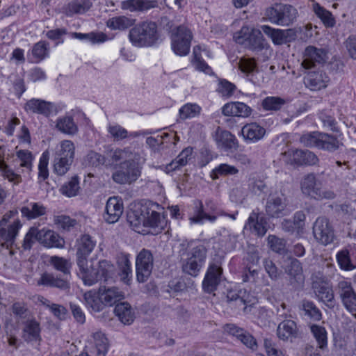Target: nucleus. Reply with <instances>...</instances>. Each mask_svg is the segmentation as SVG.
<instances>
[{
    "label": "nucleus",
    "instance_id": "nucleus-1",
    "mask_svg": "<svg viewBox=\"0 0 356 356\" xmlns=\"http://www.w3.org/2000/svg\"><path fill=\"white\" fill-rule=\"evenodd\" d=\"M161 206L152 201L135 205L127 213V221L134 229L140 233L141 227H162L159 210Z\"/></svg>",
    "mask_w": 356,
    "mask_h": 356
},
{
    "label": "nucleus",
    "instance_id": "nucleus-2",
    "mask_svg": "<svg viewBox=\"0 0 356 356\" xmlns=\"http://www.w3.org/2000/svg\"><path fill=\"white\" fill-rule=\"evenodd\" d=\"M16 214L17 211H10L0 220V245L6 249L17 246L15 241L22 227L21 221L15 218Z\"/></svg>",
    "mask_w": 356,
    "mask_h": 356
},
{
    "label": "nucleus",
    "instance_id": "nucleus-3",
    "mask_svg": "<svg viewBox=\"0 0 356 356\" xmlns=\"http://www.w3.org/2000/svg\"><path fill=\"white\" fill-rule=\"evenodd\" d=\"M129 37L136 47L152 46L159 37L157 25L152 21L142 22L130 29Z\"/></svg>",
    "mask_w": 356,
    "mask_h": 356
},
{
    "label": "nucleus",
    "instance_id": "nucleus-4",
    "mask_svg": "<svg viewBox=\"0 0 356 356\" xmlns=\"http://www.w3.org/2000/svg\"><path fill=\"white\" fill-rule=\"evenodd\" d=\"M140 156L134 154L128 161L121 162L119 170L112 175L113 180L119 184H131L134 183L141 175L143 163Z\"/></svg>",
    "mask_w": 356,
    "mask_h": 356
},
{
    "label": "nucleus",
    "instance_id": "nucleus-5",
    "mask_svg": "<svg viewBox=\"0 0 356 356\" xmlns=\"http://www.w3.org/2000/svg\"><path fill=\"white\" fill-rule=\"evenodd\" d=\"M321 182L318 181L314 173L305 175L300 181L302 193L307 197L317 200H332L336 197L335 193L330 189L321 187Z\"/></svg>",
    "mask_w": 356,
    "mask_h": 356
},
{
    "label": "nucleus",
    "instance_id": "nucleus-6",
    "mask_svg": "<svg viewBox=\"0 0 356 356\" xmlns=\"http://www.w3.org/2000/svg\"><path fill=\"white\" fill-rule=\"evenodd\" d=\"M297 10L291 5L276 3L268 8L265 11V17L272 24L279 26H289L296 19Z\"/></svg>",
    "mask_w": 356,
    "mask_h": 356
},
{
    "label": "nucleus",
    "instance_id": "nucleus-7",
    "mask_svg": "<svg viewBox=\"0 0 356 356\" xmlns=\"http://www.w3.org/2000/svg\"><path fill=\"white\" fill-rule=\"evenodd\" d=\"M207 250L203 245L194 247L188 254V257L182 261V270L184 273L196 277L207 258Z\"/></svg>",
    "mask_w": 356,
    "mask_h": 356
},
{
    "label": "nucleus",
    "instance_id": "nucleus-8",
    "mask_svg": "<svg viewBox=\"0 0 356 356\" xmlns=\"http://www.w3.org/2000/svg\"><path fill=\"white\" fill-rule=\"evenodd\" d=\"M172 46L176 54L184 56L188 54L192 33L184 26H179L172 33Z\"/></svg>",
    "mask_w": 356,
    "mask_h": 356
},
{
    "label": "nucleus",
    "instance_id": "nucleus-9",
    "mask_svg": "<svg viewBox=\"0 0 356 356\" xmlns=\"http://www.w3.org/2000/svg\"><path fill=\"white\" fill-rule=\"evenodd\" d=\"M335 291L343 307L350 312H356V292L351 282L343 280L339 281Z\"/></svg>",
    "mask_w": 356,
    "mask_h": 356
},
{
    "label": "nucleus",
    "instance_id": "nucleus-10",
    "mask_svg": "<svg viewBox=\"0 0 356 356\" xmlns=\"http://www.w3.org/2000/svg\"><path fill=\"white\" fill-rule=\"evenodd\" d=\"M153 255L146 249H143L137 255L136 261V277L139 282H145L152 273L153 268Z\"/></svg>",
    "mask_w": 356,
    "mask_h": 356
},
{
    "label": "nucleus",
    "instance_id": "nucleus-11",
    "mask_svg": "<svg viewBox=\"0 0 356 356\" xmlns=\"http://www.w3.org/2000/svg\"><path fill=\"white\" fill-rule=\"evenodd\" d=\"M313 234L316 240L324 245L332 243L334 238L333 227L325 217L316 220L313 225Z\"/></svg>",
    "mask_w": 356,
    "mask_h": 356
},
{
    "label": "nucleus",
    "instance_id": "nucleus-12",
    "mask_svg": "<svg viewBox=\"0 0 356 356\" xmlns=\"http://www.w3.org/2000/svg\"><path fill=\"white\" fill-rule=\"evenodd\" d=\"M327 58V51L323 48L308 46L304 52L302 66L305 69H312L317 64H323Z\"/></svg>",
    "mask_w": 356,
    "mask_h": 356
},
{
    "label": "nucleus",
    "instance_id": "nucleus-13",
    "mask_svg": "<svg viewBox=\"0 0 356 356\" xmlns=\"http://www.w3.org/2000/svg\"><path fill=\"white\" fill-rule=\"evenodd\" d=\"M312 289L318 300L323 302L326 307L333 309L336 306L337 302L333 290L326 283L318 281L313 282Z\"/></svg>",
    "mask_w": 356,
    "mask_h": 356
},
{
    "label": "nucleus",
    "instance_id": "nucleus-14",
    "mask_svg": "<svg viewBox=\"0 0 356 356\" xmlns=\"http://www.w3.org/2000/svg\"><path fill=\"white\" fill-rule=\"evenodd\" d=\"M285 273L289 276V282L293 289L300 288L304 283L301 263L296 259H291L285 268Z\"/></svg>",
    "mask_w": 356,
    "mask_h": 356
},
{
    "label": "nucleus",
    "instance_id": "nucleus-15",
    "mask_svg": "<svg viewBox=\"0 0 356 356\" xmlns=\"http://www.w3.org/2000/svg\"><path fill=\"white\" fill-rule=\"evenodd\" d=\"M286 202L282 196L270 195L266 200L265 211L270 218H280L284 215Z\"/></svg>",
    "mask_w": 356,
    "mask_h": 356
},
{
    "label": "nucleus",
    "instance_id": "nucleus-16",
    "mask_svg": "<svg viewBox=\"0 0 356 356\" xmlns=\"http://www.w3.org/2000/svg\"><path fill=\"white\" fill-rule=\"evenodd\" d=\"M95 245V241L88 234H83L78 238L76 245L77 264H80L82 266L83 263H87V258Z\"/></svg>",
    "mask_w": 356,
    "mask_h": 356
},
{
    "label": "nucleus",
    "instance_id": "nucleus-17",
    "mask_svg": "<svg viewBox=\"0 0 356 356\" xmlns=\"http://www.w3.org/2000/svg\"><path fill=\"white\" fill-rule=\"evenodd\" d=\"M262 31L270 37L275 44L280 45L294 39L296 34L292 29L281 30L273 29L268 25L261 26Z\"/></svg>",
    "mask_w": 356,
    "mask_h": 356
},
{
    "label": "nucleus",
    "instance_id": "nucleus-18",
    "mask_svg": "<svg viewBox=\"0 0 356 356\" xmlns=\"http://www.w3.org/2000/svg\"><path fill=\"white\" fill-rule=\"evenodd\" d=\"M222 269L220 266L213 264L207 270L202 285L205 291L211 293L214 291L220 284Z\"/></svg>",
    "mask_w": 356,
    "mask_h": 356
},
{
    "label": "nucleus",
    "instance_id": "nucleus-19",
    "mask_svg": "<svg viewBox=\"0 0 356 356\" xmlns=\"http://www.w3.org/2000/svg\"><path fill=\"white\" fill-rule=\"evenodd\" d=\"M123 213V206L115 197H110L106 202L104 220L108 223H115L118 221Z\"/></svg>",
    "mask_w": 356,
    "mask_h": 356
},
{
    "label": "nucleus",
    "instance_id": "nucleus-20",
    "mask_svg": "<svg viewBox=\"0 0 356 356\" xmlns=\"http://www.w3.org/2000/svg\"><path fill=\"white\" fill-rule=\"evenodd\" d=\"M39 243L47 248H62L65 245L64 239L58 234L44 229L40 230Z\"/></svg>",
    "mask_w": 356,
    "mask_h": 356
},
{
    "label": "nucleus",
    "instance_id": "nucleus-21",
    "mask_svg": "<svg viewBox=\"0 0 356 356\" xmlns=\"http://www.w3.org/2000/svg\"><path fill=\"white\" fill-rule=\"evenodd\" d=\"M70 277H58L51 273H43L38 281V285H44L50 287H56L60 290H68L70 289Z\"/></svg>",
    "mask_w": 356,
    "mask_h": 356
},
{
    "label": "nucleus",
    "instance_id": "nucleus-22",
    "mask_svg": "<svg viewBox=\"0 0 356 356\" xmlns=\"http://www.w3.org/2000/svg\"><path fill=\"white\" fill-rule=\"evenodd\" d=\"M330 79L322 71H314L308 73L305 83L312 90H319L327 86Z\"/></svg>",
    "mask_w": 356,
    "mask_h": 356
},
{
    "label": "nucleus",
    "instance_id": "nucleus-23",
    "mask_svg": "<svg viewBox=\"0 0 356 356\" xmlns=\"http://www.w3.org/2000/svg\"><path fill=\"white\" fill-rule=\"evenodd\" d=\"M222 112L226 116L247 118L251 115L252 109L245 104L236 102L226 104L222 107Z\"/></svg>",
    "mask_w": 356,
    "mask_h": 356
},
{
    "label": "nucleus",
    "instance_id": "nucleus-24",
    "mask_svg": "<svg viewBox=\"0 0 356 356\" xmlns=\"http://www.w3.org/2000/svg\"><path fill=\"white\" fill-rule=\"evenodd\" d=\"M157 7L156 0H127L122 2V8L131 12H145Z\"/></svg>",
    "mask_w": 356,
    "mask_h": 356
},
{
    "label": "nucleus",
    "instance_id": "nucleus-25",
    "mask_svg": "<svg viewBox=\"0 0 356 356\" xmlns=\"http://www.w3.org/2000/svg\"><path fill=\"white\" fill-rule=\"evenodd\" d=\"M99 293L101 294V299L105 306H112L124 298L123 291L115 286H101L99 289Z\"/></svg>",
    "mask_w": 356,
    "mask_h": 356
},
{
    "label": "nucleus",
    "instance_id": "nucleus-26",
    "mask_svg": "<svg viewBox=\"0 0 356 356\" xmlns=\"http://www.w3.org/2000/svg\"><path fill=\"white\" fill-rule=\"evenodd\" d=\"M54 106L51 102L39 99H31L28 101L24 106L26 111H30L35 113L49 116L53 111Z\"/></svg>",
    "mask_w": 356,
    "mask_h": 356
},
{
    "label": "nucleus",
    "instance_id": "nucleus-27",
    "mask_svg": "<svg viewBox=\"0 0 356 356\" xmlns=\"http://www.w3.org/2000/svg\"><path fill=\"white\" fill-rule=\"evenodd\" d=\"M245 229H249L258 236L262 237L268 230L267 222L264 217L259 218L257 213H252L248 219Z\"/></svg>",
    "mask_w": 356,
    "mask_h": 356
},
{
    "label": "nucleus",
    "instance_id": "nucleus-28",
    "mask_svg": "<svg viewBox=\"0 0 356 356\" xmlns=\"http://www.w3.org/2000/svg\"><path fill=\"white\" fill-rule=\"evenodd\" d=\"M5 147L0 146V171L1 175L13 185H18L22 179L20 175L15 173L4 161Z\"/></svg>",
    "mask_w": 356,
    "mask_h": 356
},
{
    "label": "nucleus",
    "instance_id": "nucleus-29",
    "mask_svg": "<svg viewBox=\"0 0 356 356\" xmlns=\"http://www.w3.org/2000/svg\"><path fill=\"white\" fill-rule=\"evenodd\" d=\"M114 312L118 319L124 325H130L134 321V312L130 304L127 302H122L116 304Z\"/></svg>",
    "mask_w": 356,
    "mask_h": 356
},
{
    "label": "nucleus",
    "instance_id": "nucleus-30",
    "mask_svg": "<svg viewBox=\"0 0 356 356\" xmlns=\"http://www.w3.org/2000/svg\"><path fill=\"white\" fill-rule=\"evenodd\" d=\"M77 265L79 268V275L86 285L92 286L100 281L96 267L88 266V262L83 263L82 266L80 264Z\"/></svg>",
    "mask_w": 356,
    "mask_h": 356
},
{
    "label": "nucleus",
    "instance_id": "nucleus-31",
    "mask_svg": "<svg viewBox=\"0 0 356 356\" xmlns=\"http://www.w3.org/2000/svg\"><path fill=\"white\" fill-rule=\"evenodd\" d=\"M298 329L296 323L292 320L284 321L277 326V337L283 341H287L291 338L296 337Z\"/></svg>",
    "mask_w": 356,
    "mask_h": 356
},
{
    "label": "nucleus",
    "instance_id": "nucleus-32",
    "mask_svg": "<svg viewBox=\"0 0 356 356\" xmlns=\"http://www.w3.org/2000/svg\"><path fill=\"white\" fill-rule=\"evenodd\" d=\"M193 149L191 147L184 149L175 159L165 166L167 172L175 171L180 167L185 166L192 159Z\"/></svg>",
    "mask_w": 356,
    "mask_h": 356
},
{
    "label": "nucleus",
    "instance_id": "nucleus-33",
    "mask_svg": "<svg viewBox=\"0 0 356 356\" xmlns=\"http://www.w3.org/2000/svg\"><path fill=\"white\" fill-rule=\"evenodd\" d=\"M293 161L298 165H314L318 163L316 155L309 150L296 149L292 155Z\"/></svg>",
    "mask_w": 356,
    "mask_h": 356
},
{
    "label": "nucleus",
    "instance_id": "nucleus-34",
    "mask_svg": "<svg viewBox=\"0 0 356 356\" xmlns=\"http://www.w3.org/2000/svg\"><path fill=\"white\" fill-rule=\"evenodd\" d=\"M241 132L245 139L255 142L263 138L266 130L257 123H251L245 125Z\"/></svg>",
    "mask_w": 356,
    "mask_h": 356
},
{
    "label": "nucleus",
    "instance_id": "nucleus-35",
    "mask_svg": "<svg viewBox=\"0 0 356 356\" xmlns=\"http://www.w3.org/2000/svg\"><path fill=\"white\" fill-rule=\"evenodd\" d=\"M92 6L91 0H73L69 3L65 8V13L68 16L74 14H83Z\"/></svg>",
    "mask_w": 356,
    "mask_h": 356
},
{
    "label": "nucleus",
    "instance_id": "nucleus-36",
    "mask_svg": "<svg viewBox=\"0 0 356 356\" xmlns=\"http://www.w3.org/2000/svg\"><path fill=\"white\" fill-rule=\"evenodd\" d=\"M74 156V145L70 140H63L60 145L56 147L54 157L62 158L65 161H73Z\"/></svg>",
    "mask_w": 356,
    "mask_h": 356
},
{
    "label": "nucleus",
    "instance_id": "nucleus-37",
    "mask_svg": "<svg viewBox=\"0 0 356 356\" xmlns=\"http://www.w3.org/2000/svg\"><path fill=\"white\" fill-rule=\"evenodd\" d=\"M96 268L100 280H103L104 282H108L113 279L115 268L111 261L106 259L100 260Z\"/></svg>",
    "mask_w": 356,
    "mask_h": 356
},
{
    "label": "nucleus",
    "instance_id": "nucleus-38",
    "mask_svg": "<svg viewBox=\"0 0 356 356\" xmlns=\"http://www.w3.org/2000/svg\"><path fill=\"white\" fill-rule=\"evenodd\" d=\"M83 298L86 305L93 312H100L105 306L101 299V294L99 292L97 294L93 291H87L84 293Z\"/></svg>",
    "mask_w": 356,
    "mask_h": 356
},
{
    "label": "nucleus",
    "instance_id": "nucleus-39",
    "mask_svg": "<svg viewBox=\"0 0 356 356\" xmlns=\"http://www.w3.org/2000/svg\"><path fill=\"white\" fill-rule=\"evenodd\" d=\"M56 127L62 133L69 135L75 134L78 128L70 116L60 118L56 121Z\"/></svg>",
    "mask_w": 356,
    "mask_h": 356
},
{
    "label": "nucleus",
    "instance_id": "nucleus-40",
    "mask_svg": "<svg viewBox=\"0 0 356 356\" xmlns=\"http://www.w3.org/2000/svg\"><path fill=\"white\" fill-rule=\"evenodd\" d=\"M118 264L120 270L121 280L124 282H127L131 277V262L129 255L125 253H121L118 259Z\"/></svg>",
    "mask_w": 356,
    "mask_h": 356
},
{
    "label": "nucleus",
    "instance_id": "nucleus-41",
    "mask_svg": "<svg viewBox=\"0 0 356 356\" xmlns=\"http://www.w3.org/2000/svg\"><path fill=\"white\" fill-rule=\"evenodd\" d=\"M95 356H106L109 348V342L104 334L98 332L93 334Z\"/></svg>",
    "mask_w": 356,
    "mask_h": 356
},
{
    "label": "nucleus",
    "instance_id": "nucleus-42",
    "mask_svg": "<svg viewBox=\"0 0 356 356\" xmlns=\"http://www.w3.org/2000/svg\"><path fill=\"white\" fill-rule=\"evenodd\" d=\"M264 38L259 30H252V34L249 36L245 47L254 51H259L265 48L266 44Z\"/></svg>",
    "mask_w": 356,
    "mask_h": 356
},
{
    "label": "nucleus",
    "instance_id": "nucleus-43",
    "mask_svg": "<svg viewBox=\"0 0 356 356\" xmlns=\"http://www.w3.org/2000/svg\"><path fill=\"white\" fill-rule=\"evenodd\" d=\"M22 337L26 341H37L40 338V325L35 321L26 322L24 329Z\"/></svg>",
    "mask_w": 356,
    "mask_h": 356
},
{
    "label": "nucleus",
    "instance_id": "nucleus-44",
    "mask_svg": "<svg viewBox=\"0 0 356 356\" xmlns=\"http://www.w3.org/2000/svg\"><path fill=\"white\" fill-rule=\"evenodd\" d=\"M49 262L56 270L61 272L64 277H70L72 263L69 260L63 257L53 256L50 258Z\"/></svg>",
    "mask_w": 356,
    "mask_h": 356
},
{
    "label": "nucleus",
    "instance_id": "nucleus-45",
    "mask_svg": "<svg viewBox=\"0 0 356 356\" xmlns=\"http://www.w3.org/2000/svg\"><path fill=\"white\" fill-rule=\"evenodd\" d=\"M300 308L304 311L305 315L309 316L314 321H318L322 318V314L320 309L311 300H303L301 302Z\"/></svg>",
    "mask_w": 356,
    "mask_h": 356
},
{
    "label": "nucleus",
    "instance_id": "nucleus-46",
    "mask_svg": "<svg viewBox=\"0 0 356 356\" xmlns=\"http://www.w3.org/2000/svg\"><path fill=\"white\" fill-rule=\"evenodd\" d=\"M310 330L318 344V348L322 350L325 349L327 345V332L325 327L318 325H312Z\"/></svg>",
    "mask_w": 356,
    "mask_h": 356
},
{
    "label": "nucleus",
    "instance_id": "nucleus-47",
    "mask_svg": "<svg viewBox=\"0 0 356 356\" xmlns=\"http://www.w3.org/2000/svg\"><path fill=\"white\" fill-rule=\"evenodd\" d=\"M21 212L22 216L26 217L29 220L34 219L44 215L46 208L39 203H33L31 204V209L24 207L22 208Z\"/></svg>",
    "mask_w": 356,
    "mask_h": 356
},
{
    "label": "nucleus",
    "instance_id": "nucleus-48",
    "mask_svg": "<svg viewBox=\"0 0 356 356\" xmlns=\"http://www.w3.org/2000/svg\"><path fill=\"white\" fill-rule=\"evenodd\" d=\"M79 189V177L75 175L73 176L68 182L62 186L60 191L62 194L70 197L76 196L78 194Z\"/></svg>",
    "mask_w": 356,
    "mask_h": 356
},
{
    "label": "nucleus",
    "instance_id": "nucleus-49",
    "mask_svg": "<svg viewBox=\"0 0 356 356\" xmlns=\"http://www.w3.org/2000/svg\"><path fill=\"white\" fill-rule=\"evenodd\" d=\"M267 243L272 251L280 254L286 253V241L284 239L279 238L275 235H269L267 238Z\"/></svg>",
    "mask_w": 356,
    "mask_h": 356
},
{
    "label": "nucleus",
    "instance_id": "nucleus-50",
    "mask_svg": "<svg viewBox=\"0 0 356 356\" xmlns=\"http://www.w3.org/2000/svg\"><path fill=\"white\" fill-rule=\"evenodd\" d=\"M339 141L332 135L322 133L319 148L327 151H335L339 147Z\"/></svg>",
    "mask_w": 356,
    "mask_h": 356
},
{
    "label": "nucleus",
    "instance_id": "nucleus-51",
    "mask_svg": "<svg viewBox=\"0 0 356 356\" xmlns=\"http://www.w3.org/2000/svg\"><path fill=\"white\" fill-rule=\"evenodd\" d=\"M314 11L316 15L322 20L325 26H334L335 24V20L330 11L321 7L318 3L314 5Z\"/></svg>",
    "mask_w": 356,
    "mask_h": 356
},
{
    "label": "nucleus",
    "instance_id": "nucleus-52",
    "mask_svg": "<svg viewBox=\"0 0 356 356\" xmlns=\"http://www.w3.org/2000/svg\"><path fill=\"white\" fill-rule=\"evenodd\" d=\"M105 163V156L94 151L89 152L83 160L84 165L89 167H99Z\"/></svg>",
    "mask_w": 356,
    "mask_h": 356
},
{
    "label": "nucleus",
    "instance_id": "nucleus-53",
    "mask_svg": "<svg viewBox=\"0 0 356 356\" xmlns=\"http://www.w3.org/2000/svg\"><path fill=\"white\" fill-rule=\"evenodd\" d=\"M322 133L313 131L303 134L300 137V143L306 147H316L319 148Z\"/></svg>",
    "mask_w": 356,
    "mask_h": 356
},
{
    "label": "nucleus",
    "instance_id": "nucleus-54",
    "mask_svg": "<svg viewBox=\"0 0 356 356\" xmlns=\"http://www.w3.org/2000/svg\"><path fill=\"white\" fill-rule=\"evenodd\" d=\"M217 142L226 149L236 148L237 144L234 136L228 131H221L217 137Z\"/></svg>",
    "mask_w": 356,
    "mask_h": 356
},
{
    "label": "nucleus",
    "instance_id": "nucleus-55",
    "mask_svg": "<svg viewBox=\"0 0 356 356\" xmlns=\"http://www.w3.org/2000/svg\"><path fill=\"white\" fill-rule=\"evenodd\" d=\"M238 172V170L233 166L226 163L219 165L212 170L211 177L213 179H218L220 176L233 175Z\"/></svg>",
    "mask_w": 356,
    "mask_h": 356
},
{
    "label": "nucleus",
    "instance_id": "nucleus-56",
    "mask_svg": "<svg viewBox=\"0 0 356 356\" xmlns=\"http://www.w3.org/2000/svg\"><path fill=\"white\" fill-rule=\"evenodd\" d=\"M108 27L112 29H125L131 25V19L125 16L115 17L108 20Z\"/></svg>",
    "mask_w": 356,
    "mask_h": 356
},
{
    "label": "nucleus",
    "instance_id": "nucleus-57",
    "mask_svg": "<svg viewBox=\"0 0 356 356\" xmlns=\"http://www.w3.org/2000/svg\"><path fill=\"white\" fill-rule=\"evenodd\" d=\"M286 103L280 97H267L262 102V106L266 111H278Z\"/></svg>",
    "mask_w": 356,
    "mask_h": 356
},
{
    "label": "nucleus",
    "instance_id": "nucleus-58",
    "mask_svg": "<svg viewBox=\"0 0 356 356\" xmlns=\"http://www.w3.org/2000/svg\"><path fill=\"white\" fill-rule=\"evenodd\" d=\"M39 234L40 229L34 227H31L24 236L22 248L24 250H30L35 241L39 242Z\"/></svg>",
    "mask_w": 356,
    "mask_h": 356
},
{
    "label": "nucleus",
    "instance_id": "nucleus-59",
    "mask_svg": "<svg viewBox=\"0 0 356 356\" xmlns=\"http://www.w3.org/2000/svg\"><path fill=\"white\" fill-rule=\"evenodd\" d=\"M337 259L341 268L345 270H351L355 266L351 263L349 251L348 250H342L337 254Z\"/></svg>",
    "mask_w": 356,
    "mask_h": 356
},
{
    "label": "nucleus",
    "instance_id": "nucleus-60",
    "mask_svg": "<svg viewBox=\"0 0 356 356\" xmlns=\"http://www.w3.org/2000/svg\"><path fill=\"white\" fill-rule=\"evenodd\" d=\"M196 207H197L196 215L190 218L192 222L199 223L201 222L203 219H207L211 222L216 220V217L215 216H210L204 211L203 204L201 201H197Z\"/></svg>",
    "mask_w": 356,
    "mask_h": 356
},
{
    "label": "nucleus",
    "instance_id": "nucleus-61",
    "mask_svg": "<svg viewBox=\"0 0 356 356\" xmlns=\"http://www.w3.org/2000/svg\"><path fill=\"white\" fill-rule=\"evenodd\" d=\"M134 154H137L133 153L129 149H117L112 152L111 157L113 162H123L131 159Z\"/></svg>",
    "mask_w": 356,
    "mask_h": 356
},
{
    "label": "nucleus",
    "instance_id": "nucleus-62",
    "mask_svg": "<svg viewBox=\"0 0 356 356\" xmlns=\"http://www.w3.org/2000/svg\"><path fill=\"white\" fill-rule=\"evenodd\" d=\"M264 266L266 272L268 273L269 277L274 281L277 280L282 275V271L279 270L275 263L268 259L264 260Z\"/></svg>",
    "mask_w": 356,
    "mask_h": 356
},
{
    "label": "nucleus",
    "instance_id": "nucleus-63",
    "mask_svg": "<svg viewBox=\"0 0 356 356\" xmlns=\"http://www.w3.org/2000/svg\"><path fill=\"white\" fill-rule=\"evenodd\" d=\"M200 108L198 105L195 104H187L180 108L179 115L181 118L186 119L195 117L200 113Z\"/></svg>",
    "mask_w": 356,
    "mask_h": 356
},
{
    "label": "nucleus",
    "instance_id": "nucleus-64",
    "mask_svg": "<svg viewBox=\"0 0 356 356\" xmlns=\"http://www.w3.org/2000/svg\"><path fill=\"white\" fill-rule=\"evenodd\" d=\"M238 67L243 72L250 74L257 70V63L254 58H241L238 62Z\"/></svg>",
    "mask_w": 356,
    "mask_h": 356
}]
</instances>
